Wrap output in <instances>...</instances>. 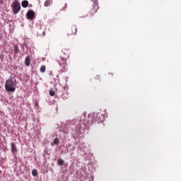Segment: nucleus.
<instances>
[{
  "instance_id": "obj_25",
  "label": "nucleus",
  "mask_w": 181,
  "mask_h": 181,
  "mask_svg": "<svg viewBox=\"0 0 181 181\" xmlns=\"http://www.w3.org/2000/svg\"><path fill=\"white\" fill-rule=\"evenodd\" d=\"M88 124H89V125H90L91 124H90V122H88Z\"/></svg>"
},
{
  "instance_id": "obj_21",
  "label": "nucleus",
  "mask_w": 181,
  "mask_h": 181,
  "mask_svg": "<svg viewBox=\"0 0 181 181\" xmlns=\"http://www.w3.org/2000/svg\"><path fill=\"white\" fill-rule=\"evenodd\" d=\"M84 125L85 127L87 126V123H86V120H84Z\"/></svg>"
},
{
  "instance_id": "obj_15",
  "label": "nucleus",
  "mask_w": 181,
  "mask_h": 181,
  "mask_svg": "<svg viewBox=\"0 0 181 181\" xmlns=\"http://www.w3.org/2000/svg\"><path fill=\"white\" fill-rule=\"evenodd\" d=\"M32 175H33V176H35V177L37 176V170L33 169L32 170Z\"/></svg>"
},
{
  "instance_id": "obj_4",
  "label": "nucleus",
  "mask_w": 181,
  "mask_h": 181,
  "mask_svg": "<svg viewBox=\"0 0 181 181\" xmlns=\"http://www.w3.org/2000/svg\"><path fill=\"white\" fill-rule=\"evenodd\" d=\"M12 11L14 15L21 11V4L18 0H15L12 4Z\"/></svg>"
},
{
  "instance_id": "obj_16",
  "label": "nucleus",
  "mask_w": 181,
  "mask_h": 181,
  "mask_svg": "<svg viewBox=\"0 0 181 181\" xmlns=\"http://www.w3.org/2000/svg\"><path fill=\"white\" fill-rule=\"evenodd\" d=\"M54 94H55L54 90H49V95H51V97H53Z\"/></svg>"
},
{
  "instance_id": "obj_9",
  "label": "nucleus",
  "mask_w": 181,
  "mask_h": 181,
  "mask_svg": "<svg viewBox=\"0 0 181 181\" xmlns=\"http://www.w3.org/2000/svg\"><path fill=\"white\" fill-rule=\"evenodd\" d=\"M21 5L23 8H28L29 6V1L24 0L22 1Z\"/></svg>"
},
{
  "instance_id": "obj_12",
  "label": "nucleus",
  "mask_w": 181,
  "mask_h": 181,
  "mask_svg": "<svg viewBox=\"0 0 181 181\" xmlns=\"http://www.w3.org/2000/svg\"><path fill=\"white\" fill-rule=\"evenodd\" d=\"M62 97L63 100H67L69 98V94L67 93H63Z\"/></svg>"
},
{
  "instance_id": "obj_3",
  "label": "nucleus",
  "mask_w": 181,
  "mask_h": 181,
  "mask_svg": "<svg viewBox=\"0 0 181 181\" xmlns=\"http://www.w3.org/2000/svg\"><path fill=\"white\" fill-rule=\"evenodd\" d=\"M92 2L90 3V7L89 9V13L91 16H93V15H95V13H97V11L99 9V6H98V2L97 1V0H91Z\"/></svg>"
},
{
  "instance_id": "obj_23",
  "label": "nucleus",
  "mask_w": 181,
  "mask_h": 181,
  "mask_svg": "<svg viewBox=\"0 0 181 181\" xmlns=\"http://www.w3.org/2000/svg\"><path fill=\"white\" fill-rule=\"evenodd\" d=\"M90 124H94V122L93 121V122H91V123Z\"/></svg>"
},
{
  "instance_id": "obj_11",
  "label": "nucleus",
  "mask_w": 181,
  "mask_h": 181,
  "mask_svg": "<svg viewBox=\"0 0 181 181\" xmlns=\"http://www.w3.org/2000/svg\"><path fill=\"white\" fill-rule=\"evenodd\" d=\"M57 164L59 165V166H63V165H64V160L62 158L58 159Z\"/></svg>"
},
{
  "instance_id": "obj_22",
  "label": "nucleus",
  "mask_w": 181,
  "mask_h": 181,
  "mask_svg": "<svg viewBox=\"0 0 181 181\" xmlns=\"http://www.w3.org/2000/svg\"><path fill=\"white\" fill-rule=\"evenodd\" d=\"M46 35V33H43V36H45Z\"/></svg>"
},
{
  "instance_id": "obj_2",
  "label": "nucleus",
  "mask_w": 181,
  "mask_h": 181,
  "mask_svg": "<svg viewBox=\"0 0 181 181\" xmlns=\"http://www.w3.org/2000/svg\"><path fill=\"white\" fill-rule=\"evenodd\" d=\"M5 88L8 93H14L16 90V82L13 81V78H10L6 81Z\"/></svg>"
},
{
  "instance_id": "obj_5",
  "label": "nucleus",
  "mask_w": 181,
  "mask_h": 181,
  "mask_svg": "<svg viewBox=\"0 0 181 181\" xmlns=\"http://www.w3.org/2000/svg\"><path fill=\"white\" fill-rule=\"evenodd\" d=\"M26 18L30 21H33V19H35V11H28L26 13Z\"/></svg>"
},
{
  "instance_id": "obj_6",
  "label": "nucleus",
  "mask_w": 181,
  "mask_h": 181,
  "mask_svg": "<svg viewBox=\"0 0 181 181\" xmlns=\"http://www.w3.org/2000/svg\"><path fill=\"white\" fill-rule=\"evenodd\" d=\"M11 153L13 155H16L18 153V147H16V144L14 142H12L11 144Z\"/></svg>"
},
{
  "instance_id": "obj_17",
  "label": "nucleus",
  "mask_w": 181,
  "mask_h": 181,
  "mask_svg": "<svg viewBox=\"0 0 181 181\" xmlns=\"http://www.w3.org/2000/svg\"><path fill=\"white\" fill-rule=\"evenodd\" d=\"M54 145H59V139L56 138L54 140Z\"/></svg>"
},
{
  "instance_id": "obj_20",
  "label": "nucleus",
  "mask_w": 181,
  "mask_h": 181,
  "mask_svg": "<svg viewBox=\"0 0 181 181\" xmlns=\"http://www.w3.org/2000/svg\"><path fill=\"white\" fill-rule=\"evenodd\" d=\"M80 129H81V126H79L78 128V130L80 131Z\"/></svg>"
},
{
  "instance_id": "obj_10",
  "label": "nucleus",
  "mask_w": 181,
  "mask_h": 181,
  "mask_svg": "<svg viewBox=\"0 0 181 181\" xmlns=\"http://www.w3.org/2000/svg\"><path fill=\"white\" fill-rule=\"evenodd\" d=\"M13 52L16 54H18V53H19L20 50H19V46H18V45H14Z\"/></svg>"
},
{
  "instance_id": "obj_18",
  "label": "nucleus",
  "mask_w": 181,
  "mask_h": 181,
  "mask_svg": "<svg viewBox=\"0 0 181 181\" xmlns=\"http://www.w3.org/2000/svg\"><path fill=\"white\" fill-rule=\"evenodd\" d=\"M67 9V4H65V6L63 8V11H66Z\"/></svg>"
},
{
  "instance_id": "obj_24",
  "label": "nucleus",
  "mask_w": 181,
  "mask_h": 181,
  "mask_svg": "<svg viewBox=\"0 0 181 181\" xmlns=\"http://www.w3.org/2000/svg\"><path fill=\"white\" fill-rule=\"evenodd\" d=\"M109 75L112 76V74H109Z\"/></svg>"
},
{
  "instance_id": "obj_13",
  "label": "nucleus",
  "mask_w": 181,
  "mask_h": 181,
  "mask_svg": "<svg viewBox=\"0 0 181 181\" xmlns=\"http://www.w3.org/2000/svg\"><path fill=\"white\" fill-rule=\"evenodd\" d=\"M40 71L41 73H45L46 71V66L43 65L40 67Z\"/></svg>"
},
{
  "instance_id": "obj_14",
  "label": "nucleus",
  "mask_w": 181,
  "mask_h": 181,
  "mask_svg": "<svg viewBox=\"0 0 181 181\" xmlns=\"http://www.w3.org/2000/svg\"><path fill=\"white\" fill-rule=\"evenodd\" d=\"M51 3H52V1L50 0H46L45 4H44V6H50Z\"/></svg>"
},
{
  "instance_id": "obj_8",
  "label": "nucleus",
  "mask_w": 181,
  "mask_h": 181,
  "mask_svg": "<svg viewBox=\"0 0 181 181\" xmlns=\"http://www.w3.org/2000/svg\"><path fill=\"white\" fill-rule=\"evenodd\" d=\"M25 64L27 67L30 66V57L29 55H28L25 59Z\"/></svg>"
},
{
  "instance_id": "obj_7",
  "label": "nucleus",
  "mask_w": 181,
  "mask_h": 181,
  "mask_svg": "<svg viewBox=\"0 0 181 181\" xmlns=\"http://www.w3.org/2000/svg\"><path fill=\"white\" fill-rule=\"evenodd\" d=\"M71 30V32H69V35H76V33H77V26L72 25Z\"/></svg>"
},
{
  "instance_id": "obj_19",
  "label": "nucleus",
  "mask_w": 181,
  "mask_h": 181,
  "mask_svg": "<svg viewBox=\"0 0 181 181\" xmlns=\"http://www.w3.org/2000/svg\"><path fill=\"white\" fill-rule=\"evenodd\" d=\"M101 115H101L100 113H98V114L97 115V117L98 118V117H101Z\"/></svg>"
},
{
  "instance_id": "obj_1",
  "label": "nucleus",
  "mask_w": 181,
  "mask_h": 181,
  "mask_svg": "<svg viewBox=\"0 0 181 181\" xmlns=\"http://www.w3.org/2000/svg\"><path fill=\"white\" fill-rule=\"evenodd\" d=\"M67 59H69V51L64 49L62 50V53L61 54L60 58L58 60L59 66L64 69L62 71H66V70H67Z\"/></svg>"
}]
</instances>
